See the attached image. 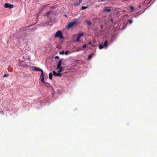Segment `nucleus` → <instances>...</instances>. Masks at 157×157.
<instances>
[{"mask_svg": "<svg viewBox=\"0 0 157 157\" xmlns=\"http://www.w3.org/2000/svg\"><path fill=\"white\" fill-rule=\"evenodd\" d=\"M53 73L55 76H62V74L61 73H57L55 71H53Z\"/></svg>", "mask_w": 157, "mask_h": 157, "instance_id": "9", "label": "nucleus"}, {"mask_svg": "<svg viewBox=\"0 0 157 157\" xmlns=\"http://www.w3.org/2000/svg\"><path fill=\"white\" fill-rule=\"evenodd\" d=\"M62 62V60L61 59H60L59 60V61L58 62V64H57V67H58V68H59L60 67H61V65Z\"/></svg>", "mask_w": 157, "mask_h": 157, "instance_id": "10", "label": "nucleus"}, {"mask_svg": "<svg viewBox=\"0 0 157 157\" xmlns=\"http://www.w3.org/2000/svg\"><path fill=\"white\" fill-rule=\"evenodd\" d=\"M64 16L65 17H66L67 16L65 14L64 15Z\"/></svg>", "mask_w": 157, "mask_h": 157, "instance_id": "27", "label": "nucleus"}, {"mask_svg": "<svg viewBox=\"0 0 157 157\" xmlns=\"http://www.w3.org/2000/svg\"><path fill=\"white\" fill-rule=\"evenodd\" d=\"M90 44V43H89V44Z\"/></svg>", "mask_w": 157, "mask_h": 157, "instance_id": "30", "label": "nucleus"}, {"mask_svg": "<svg viewBox=\"0 0 157 157\" xmlns=\"http://www.w3.org/2000/svg\"><path fill=\"white\" fill-rule=\"evenodd\" d=\"M130 9L131 10H133L134 9V7L132 6H131L130 7Z\"/></svg>", "mask_w": 157, "mask_h": 157, "instance_id": "22", "label": "nucleus"}, {"mask_svg": "<svg viewBox=\"0 0 157 157\" xmlns=\"http://www.w3.org/2000/svg\"><path fill=\"white\" fill-rule=\"evenodd\" d=\"M55 36L56 37H58L62 39L63 37L62 34L60 31H58L56 33Z\"/></svg>", "mask_w": 157, "mask_h": 157, "instance_id": "4", "label": "nucleus"}, {"mask_svg": "<svg viewBox=\"0 0 157 157\" xmlns=\"http://www.w3.org/2000/svg\"><path fill=\"white\" fill-rule=\"evenodd\" d=\"M49 78L51 80L52 79V75L51 73L49 74Z\"/></svg>", "mask_w": 157, "mask_h": 157, "instance_id": "15", "label": "nucleus"}, {"mask_svg": "<svg viewBox=\"0 0 157 157\" xmlns=\"http://www.w3.org/2000/svg\"><path fill=\"white\" fill-rule=\"evenodd\" d=\"M9 76V74H6L3 75V77H6Z\"/></svg>", "mask_w": 157, "mask_h": 157, "instance_id": "20", "label": "nucleus"}, {"mask_svg": "<svg viewBox=\"0 0 157 157\" xmlns=\"http://www.w3.org/2000/svg\"><path fill=\"white\" fill-rule=\"evenodd\" d=\"M86 44H85L82 46L83 48H85L86 47Z\"/></svg>", "mask_w": 157, "mask_h": 157, "instance_id": "24", "label": "nucleus"}, {"mask_svg": "<svg viewBox=\"0 0 157 157\" xmlns=\"http://www.w3.org/2000/svg\"><path fill=\"white\" fill-rule=\"evenodd\" d=\"M83 35V33H79L77 35H75L72 36L73 40L76 42H78L81 37Z\"/></svg>", "mask_w": 157, "mask_h": 157, "instance_id": "1", "label": "nucleus"}, {"mask_svg": "<svg viewBox=\"0 0 157 157\" xmlns=\"http://www.w3.org/2000/svg\"><path fill=\"white\" fill-rule=\"evenodd\" d=\"M108 46V42L107 40L105 41L104 43H102L101 44L99 45V47L100 49L103 48H106Z\"/></svg>", "mask_w": 157, "mask_h": 157, "instance_id": "3", "label": "nucleus"}, {"mask_svg": "<svg viewBox=\"0 0 157 157\" xmlns=\"http://www.w3.org/2000/svg\"><path fill=\"white\" fill-rule=\"evenodd\" d=\"M135 17L136 18L137 17L136 16H135Z\"/></svg>", "mask_w": 157, "mask_h": 157, "instance_id": "31", "label": "nucleus"}, {"mask_svg": "<svg viewBox=\"0 0 157 157\" xmlns=\"http://www.w3.org/2000/svg\"><path fill=\"white\" fill-rule=\"evenodd\" d=\"M2 112V113H3V112Z\"/></svg>", "mask_w": 157, "mask_h": 157, "instance_id": "29", "label": "nucleus"}, {"mask_svg": "<svg viewBox=\"0 0 157 157\" xmlns=\"http://www.w3.org/2000/svg\"><path fill=\"white\" fill-rule=\"evenodd\" d=\"M41 75H40V78L41 79V81L42 82H45L44 81V72L43 71H42L41 72Z\"/></svg>", "mask_w": 157, "mask_h": 157, "instance_id": "6", "label": "nucleus"}, {"mask_svg": "<svg viewBox=\"0 0 157 157\" xmlns=\"http://www.w3.org/2000/svg\"><path fill=\"white\" fill-rule=\"evenodd\" d=\"M55 58L57 59H58L59 58V57L58 56H56L55 57Z\"/></svg>", "mask_w": 157, "mask_h": 157, "instance_id": "25", "label": "nucleus"}, {"mask_svg": "<svg viewBox=\"0 0 157 157\" xmlns=\"http://www.w3.org/2000/svg\"><path fill=\"white\" fill-rule=\"evenodd\" d=\"M59 53L60 54L63 55L65 54V52H64V51L63 50L61 52H60Z\"/></svg>", "mask_w": 157, "mask_h": 157, "instance_id": "19", "label": "nucleus"}, {"mask_svg": "<svg viewBox=\"0 0 157 157\" xmlns=\"http://www.w3.org/2000/svg\"><path fill=\"white\" fill-rule=\"evenodd\" d=\"M4 6L6 8L11 9L13 8L14 6L13 5L8 3H5L4 5Z\"/></svg>", "mask_w": 157, "mask_h": 157, "instance_id": "5", "label": "nucleus"}, {"mask_svg": "<svg viewBox=\"0 0 157 157\" xmlns=\"http://www.w3.org/2000/svg\"><path fill=\"white\" fill-rule=\"evenodd\" d=\"M33 70L34 71H41V72L43 71L41 69L39 68L38 67H33Z\"/></svg>", "mask_w": 157, "mask_h": 157, "instance_id": "8", "label": "nucleus"}, {"mask_svg": "<svg viewBox=\"0 0 157 157\" xmlns=\"http://www.w3.org/2000/svg\"><path fill=\"white\" fill-rule=\"evenodd\" d=\"M79 22L77 21H74L72 22L69 23L67 25L68 28H72L73 26L75 25H78Z\"/></svg>", "mask_w": 157, "mask_h": 157, "instance_id": "2", "label": "nucleus"}, {"mask_svg": "<svg viewBox=\"0 0 157 157\" xmlns=\"http://www.w3.org/2000/svg\"><path fill=\"white\" fill-rule=\"evenodd\" d=\"M57 69L59 70L58 71L59 73L61 72H62V71H63V70H62L63 67H60L59 68H58V67H57Z\"/></svg>", "mask_w": 157, "mask_h": 157, "instance_id": "13", "label": "nucleus"}, {"mask_svg": "<svg viewBox=\"0 0 157 157\" xmlns=\"http://www.w3.org/2000/svg\"><path fill=\"white\" fill-rule=\"evenodd\" d=\"M82 2V0H79L78 2L74 3L73 4V5L74 6H78L79 4Z\"/></svg>", "mask_w": 157, "mask_h": 157, "instance_id": "11", "label": "nucleus"}, {"mask_svg": "<svg viewBox=\"0 0 157 157\" xmlns=\"http://www.w3.org/2000/svg\"><path fill=\"white\" fill-rule=\"evenodd\" d=\"M110 21H111V22H113V19L111 18V19H110Z\"/></svg>", "mask_w": 157, "mask_h": 157, "instance_id": "26", "label": "nucleus"}, {"mask_svg": "<svg viewBox=\"0 0 157 157\" xmlns=\"http://www.w3.org/2000/svg\"><path fill=\"white\" fill-rule=\"evenodd\" d=\"M2 112V113H3V112Z\"/></svg>", "mask_w": 157, "mask_h": 157, "instance_id": "28", "label": "nucleus"}, {"mask_svg": "<svg viewBox=\"0 0 157 157\" xmlns=\"http://www.w3.org/2000/svg\"><path fill=\"white\" fill-rule=\"evenodd\" d=\"M128 22L129 23L131 24L132 23L133 21L132 20L130 19L128 20Z\"/></svg>", "mask_w": 157, "mask_h": 157, "instance_id": "21", "label": "nucleus"}, {"mask_svg": "<svg viewBox=\"0 0 157 157\" xmlns=\"http://www.w3.org/2000/svg\"><path fill=\"white\" fill-rule=\"evenodd\" d=\"M45 83V86L48 88H50L52 90L54 91V89H53V86H51L49 84L45 82H44Z\"/></svg>", "mask_w": 157, "mask_h": 157, "instance_id": "7", "label": "nucleus"}, {"mask_svg": "<svg viewBox=\"0 0 157 157\" xmlns=\"http://www.w3.org/2000/svg\"><path fill=\"white\" fill-rule=\"evenodd\" d=\"M86 22L89 25H91V23L89 20H87L86 21Z\"/></svg>", "mask_w": 157, "mask_h": 157, "instance_id": "16", "label": "nucleus"}, {"mask_svg": "<svg viewBox=\"0 0 157 157\" xmlns=\"http://www.w3.org/2000/svg\"><path fill=\"white\" fill-rule=\"evenodd\" d=\"M51 13V12H47V13H46V15L47 16H48L49 14V13Z\"/></svg>", "mask_w": 157, "mask_h": 157, "instance_id": "23", "label": "nucleus"}, {"mask_svg": "<svg viewBox=\"0 0 157 157\" xmlns=\"http://www.w3.org/2000/svg\"><path fill=\"white\" fill-rule=\"evenodd\" d=\"M103 10L105 11H106L108 12H109L111 11L110 9L108 8H105L103 9Z\"/></svg>", "mask_w": 157, "mask_h": 157, "instance_id": "14", "label": "nucleus"}, {"mask_svg": "<svg viewBox=\"0 0 157 157\" xmlns=\"http://www.w3.org/2000/svg\"><path fill=\"white\" fill-rule=\"evenodd\" d=\"M94 55V53H91V54H90L89 55L88 57V60H90L91 58H92V56Z\"/></svg>", "mask_w": 157, "mask_h": 157, "instance_id": "12", "label": "nucleus"}, {"mask_svg": "<svg viewBox=\"0 0 157 157\" xmlns=\"http://www.w3.org/2000/svg\"><path fill=\"white\" fill-rule=\"evenodd\" d=\"M87 8H88V6H82V7L81 10H84V9H85Z\"/></svg>", "mask_w": 157, "mask_h": 157, "instance_id": "18", "label": "nucleus"}, {"mask_svg": "<svg viewBox=\"0 0 157 157\" xmlns=\"http://www.w3.org/2000/svg\"><path fill=\"white\" fill-rule=\"evenodd\" d=\"M71 53V52H70L69 51H67L65 52V54L66 55H67L68 54H70Z\"/></svg>", "mask_w": 157, "mask_h": 157, "instance_id": "17", "label": "nucleus"}]
</instances>
